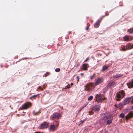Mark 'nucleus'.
<instances>
[{"instance_id": "nucleus-1", "label": "nucleus", "mask_w": 133, "mask_h": 133, "mask_svg": "<svg viewBox=\"0 0 133 133\" xmlns=\"http://www.w3.org/2000/svg\"><path fill=\"white\" fill-rule=\"evenodd\" d=\"M125 95V92L124 90H120L116 93V95L115 99L117 101H120L121 99L124 97Z\"/></svg>"}, {"instance_id": "nucleus-2", "label": "nucleus", "mask_w": 133, "mask_h": 133, "mask_svg": "<svg viewBox=\"0 0 133 133\" xmlns=\"http://www.w3.org/2000/svg\"><path fill=\"white\" fill-rule=\"evenodd\" d=\"M95 84L92 82L87 84L84 88V89L86 91H90L95 88Z\"/></svg>"}, {"instance_id": "nucleus-3", "label": "nucleus", "mask_w": 133, "mask_h": 133, "mask_svg": "<svg viewBox=\"0 0 133 133\" xmlns=\"http://www.w3.org/2000/svg\"><path fill=\"white\" fill-rule=\"evenodd\" d=\"M96 100L97 102H101L102 100H104L106 99V98L104 97L102 94H97L95 96Z\"/></svg>"}, {"instance_id": "nucleus-4", "label": "nucleus", "mask_w": 133, "mask_h": 133, "mask_svg": "<svg viewBox=\"0 0 133 133\" xmlns=\"http://www.w3.org/2000/svg\"><path fill=\"white\" fill-rule=\"evenodd\" d=\"M102 116L103 117L102 120L104 122H106L107 120L111 117V116L107 112L102 114Z\"/></svg>"}, {"instance_id": "nucleus-5", "label": "nucleus", "mask_w": 133, "mask_h": 133, "mask_svg": "<svg viewBox=\"0 0 133 133\" xmlns=\"http://www.w3.org/2000/svg\"><path fill=\"white\" fill-rule=\"evenodd\" d=\"M61 117V115L59 113H54L51 116L50 119L52 120H53L54 119H58Z\"/></svg>"}, {"instance_id": "nucleus-6", "label": "nucleus", "mask_w": 133, "mask_h": 133, "mask_svg": "<svg viewBox=\"0 0 133 133\" xmlns=\"http://www.w3.org/2000/svg\"><path fill=\"white\" fill-rule=\"evenodd\" d=\"M131 102L133 104V97H131L130 98H128L124 99V105H126L128 104Z\"/></svg>"}, {"instance_id": "nucleus-7", "label": "nucleus", "mask_w": 133, "mask_h": 133, "mask_svg": "<svg viewBox=\"0 0 133 133\" xmlns=\"http://www.w3.org/2000/svg\"><path fill=\"white\" fill-rule=\"evenodd\" d=\"M31 106V103L28 102L24 104L22 106V109H26L30 107Z\"/></svg>"}, {"instance_id": "nucleus-8", "label": "nucleus", "mask_w": 133, "mask_h": 133, "mask_svg": "<svg viewBox=\"0 0 133 133\" xmlns=\"http://www.w3.org/2000/svg\"><path fill=\"white\" fill-rule=\"evenodd\" d=\"M95 85H98L103 82V79L102 78H98L96 80H95Z\"/></svg>"}, {"instance_id": "nucleus-9", "label": "nucleus", "mask_w": 133, "mask_h": 133, "mask_svg": "<svg viewBox=\"0 0 133 133\" xmlns=\"http://www.w3.org/2000/svg\"><path fill=\"white\" fill-rule=\"evenodd\" d=\"M102 19V18H101L98 19L96 22L94 24V27L97 28L99 27L100 25V23Z\"/></svg>"}, {"instance_id": "nucleus-10", "label": "nucleus", "mask_w": 133, "mask_h": 133, "mask_svg": "<svg viewBox=\"0 0 133 133\" xmlns=\"http://www.w3.org/2000/svg\"><path fill=\"white\" fill-rule=\"evenodd\" d=\"M100 106L99 105H95L93 107L92 110L95 112H97L100 109Z\"/></svg>"}, {"instance_id": "nucleus-11", "label": "nucleus", "mask_w": 133, "mask_h": 133, "mask_svg": "<svg viewBox=\"0 0 133 133\" xmlns=\"http://www.w3.org/2000/svg\"><path fill=\"white\" fill-rule=\"evenodd\" d=\"M133 117V112L131 111L128 114L125 116V118L127 120H128Z\"/></svg>"}, {"instance_id": "nucleus-12", "label": "nucleus", "mask_w": 133, "mask_h": 133, "mask_svg": "<svg viewBox=\"0 0 133 133\" xmlns=\"http://www.w3.org/2000/svg\"><path fill=\"white\" fill-rule=\"evenodd\" d=\"M133 48V45L131 44L130 43L127 44L126 46V50L130 49Z\"/></svg>"}, {"instance_id": "nucleus-13", "label": "nucleus", "mask_w": 133, "mask_h": 133, "mask_svg": "<svg viewBox=\"0 0 133 133\" xmlns=\"http://www.w3.org/2000/svg\"><path fill=\"white\" fill-rule=\"evenodd\" d=\"M128 88H131L133 87V80L130 81L127 84Z\"/></svg>"}, {"instance_id": "nucleus-14", "label": "nucleus", "mask_w": 133, "mask_h": 133, "mask_svg": "<svg viewBox=\"0 0 133 133\" xmlns=\"http://www.w3.org/2000/svg\"><path fill=\"white\" fill-rule=\"evenodd\" d=\"M48 126V124L45 122H43L41 125V128L43 129L47 128Z\"/></svg>"}, {"instance_id": "nucleus-15", "label": "nucleus", "mask_w": 133, "mask_h": 133, "mask_svg": "<svg viewBox=\"0 0 133 133\" xmlns=\"http://www.w3.org/2000/svg\"><path fill=\"white\" fill-rule=\"evenodd\" d=\"M132 39L129 36L125 35L124 38V40L125 41H131Z\"/></svg>"}, {"instance_id": "nucleus-16", "label": "nucleus", "mask_w": 133, "mask_h": 133, "mask_svg": "<svg viewBox=\"0 0 133 133\" xmlns=\"http://www.w3.org/2000/svg\"><path fill=\"white\" fill-rule=\"evenodd\" d=\"M88 64H83L82 65L83 69H83L84 70H87L88 67Z\"/></svg>"}, {"instance_id": "nucleus-17", "label": "nucleus", "mask_w": 133, "mask_h": 133, "mask_svg": "<svg viewBox=\"0 0 133 133\" xmlns=\"http://www.w3.org/2000/svg\"><path fill=\"white\" fill-rule=\"evenodd\" d=\"M57 127L54 124L51 125L50 126V129L51 131H54L56 130V128H57Z\"/></svg>"}, {"instance_id": "nucleus-18", "label": "nucleus", "mask_w": 133, "mask_h": 133, "mask_svg": "<svg viewBox=\"0 0 133 133\" xmlns=\"http://www.w3.org/2000/svg\"><path fill=\"white\" fill-rule=\"evenodd\" d=\"M116 84V82H110L108 84V86L109 87H114Z\"/></svg>"}, {"instance_id": "nucleus-19", "label": "nucleus", "mask_w": 133, "mask_h": 133, "mask_svg": "<svg viewBox=\"0 0 133 133\" xmlns=\"http://www.w3.org/2000/svg\"><path fill=\"white\" fill-rule=\"evenodd\" d=\"M123 75H122L120 74H117L116 75H113V77L114 78H117L118 77H120L122 76Z\"/></svg>"}, {"instance_id": "nucleus-20", "label": "nucleus", "mask_w": 133, "mask_h": 133, "mask_svg": "<svg viewBox=\"0 0 133 133\" xmlns=\"http://www.w3.org/2000/svg\"><path fill=\"white\" fill-rule=\"evenodd\" d=\"M109 65H108L107 66H106L105 65H104L103 66L102 68V70L103 71H104L106 70H108V68L110 66Z\"/></svg>"}, {"instance_id": "nucleus-21", "label": "nucleus", "mask_w": 133, "mask_h": 133, "mask_svg": "<svg viewBox=\"0 0 133 133\" xmlns=\"http://www.w3.org/2000/svg\"><path fill=\"white\" fill-rule=\"evenodd\" d=\"M127 32L129 34H133V28H130L127 30Z\"/></svg>"}, {"instance_id": "nucleus-22", "label": "nucleus", "mask_w": 133, "mask_h": 133, "mask_svg": "<svg viewBox=\"0 0 133 133\" xmlns=\"http://www.w3.org/2000/svg\"><path fill=\"white\" fill-rule=\"evenodd\" d=\"M39 94H38L36 95H33V96L30 97L29 98V99H31L32 100H33V99H36V97L38 96V95H39Z\"/></svg>"}, {"instance_id": "nucleus-23", "label": "nucleus", "mask_w": 133, "mask_h": 133, "mask_svg": "<svg viewBox=\"0 0 133 133\" xmlns=\"http://www.w3.org/2000/svg\"><path fill=\"white\" fill-rule=\"evenodd\" d=\"M112 119L111 117L107 120L106 122L107 124L109 125L112 123Z\"/></svg>"}, {"instance_id": "nucleus-24", "label": "nucleus", "mask_w": 133, "mask_h": 133, "mask_svg": "<svg viewBox=\"0 0 133 133\" xmlns=\"http://www.w3.org/2000/svg\"><path fill=\"white\" fill-rule=\"evenodd\" d=\"M120 49L121 51H125L126 50V48H125V46L123 45H122L121 46Z\"/></svg>"}, {"instance_id": "nucleus-25", "label": "nucleus", "mask_w": 133, "mask_h": 133, "mask_svg": "<svg viewBox=\"0 0 133 133\" xmlns=\"http://www.w3.org/2000/svg\"><path fill=\"white\" fill-rule=\"evenodd\" d=\"M96 75L95 73H94L92 75L90 76V79L91 80L94 79L96 77Z\"/></svg>"}, {"instance_id": "nucleus-26", "label": "nucleus", "mask_w": 133, "mask_h": 133, "mask_svg": "<svg viewBox=\"0 0 133 133\" xmlns=\"http://www.w3.org/2000/svg\"><path fill=\"white\" fill-rule=\"evenodd\" d=\"M59 121H55V125L56 127H57L58 125L59 124Z\"/></svg>"}, {"instance_id": "nucleus-27", "label": "nucleus", "mask_w": 133, "mask_h": 133, "mask_svg": "<svg viewBox=\"0 0 133 133\" xmlns=\"http://www.w3.org/2000/svg\"><path fill=\"white\" fill-rule=\"evenodd\" d=\"M124 117V114L123 113H122L120 114L119 115V117H121L122 118H123Z\"/></svg>"}, {"instance_id": "nucleus-28", "label": "nucleus", "mask_w": 133, "mask_h": 133, "mask_svg": "<svg viewBox=\"0 0 133 133\" xmlns=\"http://www.w3.org/2000/svg\"><path fill=\"white\" fill-rule=\"evenodd\" d=\"M93 97L92 96H90L88 98V101H91L93 99Z\"/></svg>"}, {"instance_id": "nucleus-29", "label": "nucleus", "mask_w": 133, "mask_h": 133, "mask_svg": "<svg viewBox=\"0 0 133 133\" xmlns=\"http://www.w3.org/2000/svg\"><path fill=\"white\" fill-rule=\"evenodd\" d=\"M60 69L59 68H56L55 69V71L56 72H59L60 71Z\"/></svg>"}, {"instance_id": "nucleus-30", "label": "nucleus", "mask_w": 133, "mask_h": 133, "mask_svg": "<svg viewBox=\"0 0 133 133\" xmlns=\"http://www.w3.org/2000/svg\"><path fill=\"white\" fill-rule=\"evenodd\" d=\"M93 111H92V110L91 111H89V114L90 115H93L94 114Z\"/></svg>"}, {"instance_id": "nucleus-31", "label": "nucleus", "mask_w": 133, "mask_h": 133, "mask_svg": "<svg viewBox=\"0 0 133 133\" xmlns=\"http://www.w3.org/2000/svg\"><path fill=\"white\" fill-rule=\"evenodd\" d=\"M90 25L89 24H87V27L86 28V29L87 30H88L89 28V26Z\"/></svg>"}, {"instance_id": "nucleus-32", "label": "nucleus", "mask_w": 133, "mask_h": 133, "mask_svg": "<svg viewBox=\"0 0 133 133\" xmlns=\"http://www.w3.org/2000/svg\"><path fill=\"white\" fill-rule=\"evenodd\" d=\"M105 16H103L101 18H103L105 16H108L109 15V14L108 13V12H106L105 13Z\"/></svg>"}, {"instance_id": "nucleus-33", "label": "nucleus", "mask_w": 133, "mask_h": 133, "mask_svg": "<svg viewBox=\"0 0 133 133\" xmlns=\"http://www.w3.org/2000/svg\"><path fill=\"white\" fill-rule=\"evenodd\" d=\"M87 104H86L84 106H83V107H81L80 109V110H79L80 111H81V110L83 109L84 107H86V106Z\"/></svg>"}, {"instance_id": "nucleus-34", "label": "nucleus", "mask_w": 133, "mask_h": 133, "mask_svg": "<svg viewBox=\"0 0 133 133\" xmlns=\"http://www.w3.org/2000/svg\"><path fill=\"white\" fill-rule=\"evenodd\" d=\"M49 73L48 72H46V73L44 75L46 77L47 75H49Z\"/></svg>"}, {"instance_id": "nucleus-35", "label": "nucleus", "mask_w": 133, "mask_h": 133, "mask_svg": "<svg viewBox=\"0 0 133 133\" xmlns=\"http://www.w3.org/2000/svg\"><path fill=\"white\" fill-rule=\"evenodd\" d=\"M89 60V58L88 57L84 61V62H86L88 61V60Z\"/></svg>"}, {"instance_id": "nucleus-36", "label": "nucleus", "mask_w": 133, "mask_h": 133, "mask_svg": "<svg viewBox=\"0 0 133 133\" xmlns=\"http://www.w3.org/2000/svg\"><path fill=\"white\" fill-rule=\"evenodd\" d=\"M66 88H70L71 87H70V85H69V84L67 86H66Z\"/></svg>"}, {"instance_id": "nucleus-37", "label": "nucleus", "mask_w": 133, "mask_h": 133, "mask_svg": "<svg viewBox=\"0 0 133 133\" xmlns=\"http://www.w3.org/2000/svg\"><path fill=\"white\" fill-rule=\"evenodd\" d=\"M76 78L77 79V81H79V77L78 76H77L76 77Z\"/></svg>"}, {"instance_id": "nucleus-38", "label": "nucleus", "mask_w": 133, "mask_h": 133, "mask_svg": "<svg viewBox=\"0 0 133 133\" xmlns=\"http://www.w3.org/2000/svg\"><path fill=\"white\" fill-rule=\"evenodd\" d=\"M45 84H44L43 85V88H45Z\"/></svg>"}, {"instance_id": "nucleus-39", "label": "nucleus", "mask_w": 133, "mask_h": 133, "mask_svg": "<svg viewBox=\"0 0 133 133\" xmlns=\"http://www.w3.org/2000/svg\"><path fill=\"white\" fill-rule=\"evenodd\" d=\"M84 75V74L83 73H81L80 74V75H81V76H83Z\"/></svg>"}, {"instance_id": "nucleus-40", "label": "nucleus", "mask_w": 133, "mask_h": 133, "mask_svg": "<svg viewBox=\"0 0 133 133\" xmlns=\"http://www.w3.org/2000/svg\"><path fill=\"white\" fill-rule=\"evenodd\" d=\"M0 66L1 68H2L3 67V65H1Z\"/></svg>"}, {"instance_id": "nucleus-41", "label": "nucleus", "mask_w": 133, "mask_h": 133, "mask_svg": "<svg viewBox=\"0 0 133 133\" xmlns=\"http://www.w3.org/2000/svg\"><path fill=\"white\" fill-rule=\"evenodd\" d=\"M70 84L71 85H73V83H71Z\"/></svg>"}, {"instance_id": "nucleus-42", "label": "nucleus", "mask_w": 133, "mask_h": 133, "mask_svg": "<svg viewBox=\"0 0 133 133\" xmlns=\"http://www.w3.org/2000/svg\"><path fill=\"white\" fill-rule=\"evenodd\" d=\"M35 133H40L39 132H35Z\"/></svg>"}, {"instance_id": "nucleus-43", "label": "nucleus", "mask_w": 133, "mask_h": 133, "mask_svg": "<svg viewBox=\"0 0 133 133\" xmlns=\"http://www.w3.org/2000/svg\"><path fill=\"white\" fill-rule=\"evenodd\" d=\"M39 88L41 89V86L39 87Z\"/></svg>"}, {"instance_id": "nucleus-44", "label": "nucleus", "mask_w": 133, "mask_h": 133, "mask_svg": "<svg viewBox=\"0 0 133 133\" xmlns=\"http://www.w3.org/2000/svg\"><path fill=\"white\" fill-rule=\"evenodd\" d=\"M41 90L43 91V88H41Z\"/></svg>"}, {"instance_id": "nucleus-45", "label": "nucleus", "mask_w": 133, "mask_h": 133, "mask_svg": "<svg viewBox=\"0 0 133 133\" xmlns=\"http://www.w3.org/2000/svg\"><path fill=\"white\" fill-rule=\"evenodd\" d=\"M131 108L132 110H133V106L131 107Z\"/></svg>"}, {"instance_id": "nucleus-46", "label": "nucleus", "mask_w": 133, "mask_h": 133, "mask_svg": "<svg viewBox=\"0 0 133 133\" xmlns=\"http://www.w3.org/2000/svg\"><path fill=\"white\" fill-rule=\"evenodd\" d=\"M81 122H82V123H83V121H81Z\"/></svg>"}, {"instance_id": "nucleus-47", "label": "nucleus", "mask_w": 133, "mask_h": 133, "mask_svg": "<svg viewBox=\"0 0 133 133\" xmlns=\"http://www.w3.org/2000/svg\"><path fill=\"white\" fill-rule=\"evenodd\" d=\"M38 113H37L36 114H35V115H37L38 114Z\"/></svg>"}, {"instance_id": "nucleus-48", "label": "nucleus", "mask_w": 133, "mask_h": 133, "mask_svg": "<svg viewBox=\"0 0 133 133\" xmlns=\"http://www.w3.org/2000/svg\"><path fill=\"white\" fill-rule=\"evenodd\" d=\"M66 87H65L64 88L65 89H66Z\"/></svg>"}, {"instance_id": "nucleus-49", "label": "nucleus", "mask_w": 133, "mask_h": 133, "mask_svg": "<svg viewBox=\"0 0 133 133\" xmlns=\"http://www.w3.org/2000/svg\"><path fill=\"white\" fill-rule=\"evenodd\" d=\"M8 66H6V68H8Z\"/></svg>"}, {"instance_id": "nucleus-50", "label": "nucleus", "mask_w": 133, "mask_h": 133, "mask_svg": "<svg viewBox=\"0 0 133 133\" xmlns=\"http://www.w3.org/2000/svg\"><path fill=\"white\" fill-rule=\"evenodd\" d=\"M21 60H19V61H17V62H19Z\"/></svg>"}]
</instances>
